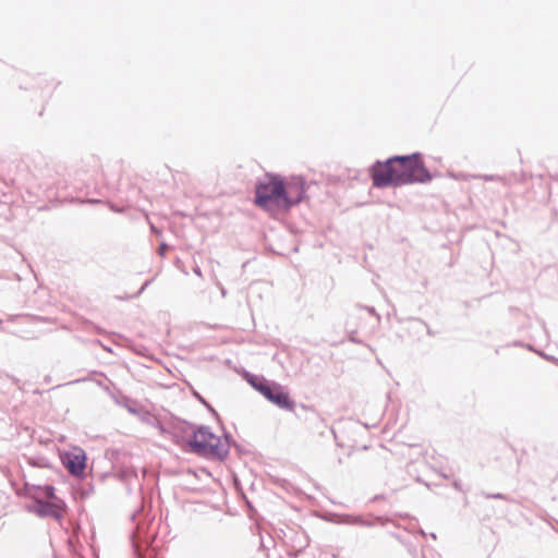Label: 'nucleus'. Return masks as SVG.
<instances>
[{
    "label": "nucleus",
    "mask_w": 558,
    "mask_h": 558,
    "mask_svg": "<svg viewBox=\"0 0 558 558\" xmlns=\"http://www.w3.org/2000/svg\"><path fill=\"white\" fill-rule=\"evenodd\" d=\"M256 204L260 207H269L272 204L287 206L288 198L283 185L277 177H266L256 187Z\"/></svg>",
    "instance_id": "2"
},
{
    "label": "nucleus",
    "mask_w": 558,
    "mask_h": 558,
    "mask_svg": "<svg viewBox=\"0 0 558 558\" xmlns=\"http://www.w3.org/2000/svg\"><path fill=\"white\" fill-rule=\"evenodd\" d=\"M86 457L82 449L74 448L63 456V463L73 475H80L85 469Z\"/></svg>",
    "instance_id": "4"
},
{
    "label": "nucleus",
    "mask_w": 558,
    "mask_h": 558,
    "mask_svg": "<svg viewBox=\"0 0 558 558\" xmlns=\"http://www.w3.org/2000/svg\"><path fill=\"white\" fill-rule=\"evenodd\" d=\"M191 446L203 453H210L221 457L226 452L225 441L207 428H199L194 433Z\"/></svg>",
    "instance_id": "3"
},
{
    "label": "nucleus",
    "mask_w": 558,
    "mask_h": 558,
    "mask_svg": "<svg viewBox=\"0 0 558 558\" xmlns=\"http://www.w3.org/2000/svg\"><path fill=\"white\" fill-rule=\"evenodd\" d=\"M408 163H412L410 157H395L386 163H378L374 168V184L383 186L409 182Z\"/></svg>",
    "instance_id": "1"
},
{
    "label": "nucleus",
    "mask_w": 558,
    "mask_h": 558,
    "mask_svg": "<svg viewBox=\"0 0 558 558\" xmlns=\"http://www.w3.org/2000/svg\"><path fill=\"white\" fill-rule=\"evenodd\" d=\"M48 495L52 496V488H48Z\"/></svg>",
    "instance_id": "7"
},
{
    "label": "nucleus",
    "mask_w": 558,
    "mask_h": 558,
    "mask_svg": "<svg viewBox=\"0 0 558 558\" xmlns=\"http://www.w3.org/2000/svg\"><path fill=\"white\" fill-rule=\"evenodd\" d=\"M412 163L407 167V172L410 181H425L428 179L426 170L417 162L415 157H410Z\"/></svg>",
    "instance_id": "5"
},
{
    "label": "nucleus",
    "mask_w": 558,
    "mask_h": 558,
    "mask_svg": "<svg viewBox=\"0 0 558 558\" xmlns=\"http://www.w3.org/2000/svg\"><path fill=\"white\" fill-rule=\"evenodd\" d=\"M165 251V245L160 246V252L163 253Z\"/></svg>",
    "instance_id": "8"
},
{
    "label": "nucleus",
    "mask_w": 558,
    "mask_h": 558,
    "mask_svg": "<svg viewBox=\"0 0 558 558\" xmlns=\"http://www.w3.org/2000/svg\"><path fill=\"white\" fill-rule=\"evenodd\" d=\"M265 396L270 399L271 401H274L275 403L281 405V407H288L289 405V399L286 395H282V393H278V395H272L269 390H266L265 392Z\"/></svg>",
    "instance_id": "6"
}]
</instances>
